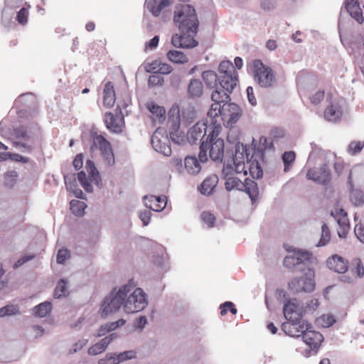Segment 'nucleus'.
Segmentation results:
<instances>
[{
    "mask_svg": "<svg viewBox=\"0 0 364 364\" xmlns=\"http://www.w3.org/2000/svg\"><path fill=\"white\" fill-rule=\"evenodd\" d=\"M174 24L181 34H175L171 38V44L176 48H192L198 45L194 38L199 21L195 9L189 4H179L176 6L173 15Z\"/></svg>",
    "mask_w": 364,
    "mask_h": 364,
    "instance_id": "nucleus-1",
    "label": "nucleus"
},
{
    "mask_svg": "<svg viewBox=\"0 0 364 364\" xmlns=\"http://www.w3.org/2000/svg\"><path fill=\"white\" fill-rule=\"evenodd\" d=\"M219 84L211 94L213 102H228L230 94L236 87L238 82V75L235 66L230 61H222L219 65Z\"/></svg>",
    "mask_w": 364,
    "mask_h": 364,
    "instance_id": "nucleus-2",
    "label": "nucleus"
},
{
    "mask_svg": "<svg viewBox=\"0 0 364 364\" xmlns=\"http://www.w3.org/2000/svg\"><path fill=\"white\" fill-rule=\"evenodd\" d=\"M222 131L221 124L212 121L208 129L206 141H203L200 146L199 159L201 162L208 160V151L210 158L214 161H221L224 156V141L218 136Z\"/></svg>",
    "mask_w": 364,
    "mask_h": 364,
    "instance_id": "nucleus-3",
    "label": "nucleus"
},
{
    "mask_svg": "<svg viewBox=\"0 0 364 364\" xmlns=\"http://www.w3.org/2000/svg\"><path fill=\"white\" fill-rule=\"evenodd\" d=\"M228 102H213L208 112L210 118V124L212 121H217L220 118L223 125L226 127H232L241 117L242 109L235 103H227Z\"/></svg>",
    "mask_w": 364,
    "mask_h": 364,
    "instance_id": "nucleus-4",
    "label": "nucleus"
},
{
    "mask_svg": "<svg viewBox=\"0 0 364 364\" xmlns=\"http://www.w3.org/2000/svg\"><path fill=\"white\" fill-rule=\"evenodd\" d=\"M132 289L131 284H126L122 287L115 295L106 297L102 306V317H106L112 313L117 312L123 306V301L132 291Z\"/></svg>",
    "mask_w": 364,
    "mask_h": 364,
    "instance_id": "nucleus-5",
    "label": "nucleus"
},
{
    "mask_svg": "<svg viewBox=\"0 0 364 364\" xmlns=\"http://www.w3.org/2000/svg\"><path fill=\"white\" fill-rule=\"evenodd\" d=\"M132 291L127 294L123 301V309L127 314H134L142 311L147 305V300L145 293L140 288L132 286Z\"/></svg>",
    "mask_w": 364,
    "mask_h": 364,
    "instance_id": "nucleus-6",
    "label": "nucleus"
},
{
    "mask_svg": "<svg viewBox=\"0 0 364 364\" xmlns=\"http://www.w3.org/2000/svg\"><path fill=\"white\" fill-rule=\"evenodd\" d=\"M92 146L91 149H95L100 150V156L105 166L110 167L115 163L114 155L112 148L109 141L105 136L97 133L92 134Z\"/></svg>",
    "mask_w": 364,
    "mask_h": 364,
    "instance_id": "nucleus-7",
    "label": "nucleus"
},
{
    "mask_svg": "<svg viewBox=\"0 0 364 364\" xmlns=\"http://www.w3.org/2000/svg\"><path fill=\"white\" fill-rule=\"evenodd\" d=\"M304 275L299 279L291 280L288 287L294 292L311 291L314 289V272L309 267L302 268Z\"/></svg>",
    "mask_w": 364,
    "mask_h": 364,
    "instance_id": "nucleus-8",
    "label": "nucleus"
},
{
    "mask_svg": "<svg viewBox=\"0 0 364 364\" xmlns=\"http://www.w3.org/2000/svg\"><path fill=\"white\" fill-rule=\"evenodd\" d=\"M255 79L263 87H270L275 82V76L272 70L265 66L260 60L253 63Z\"/></svg>",
    "mask_w": 364,
    "mask_h": 364,
    "instance_id": "nucleus-9",
    "label": "nucleus"
},
{
    "mask_svg": "<svg viewBox=\"0 0 364 364\" xmlns=\"http://www.w3.org/2000/svg\"><path fill=\"white\" fill-rule=\"evenodd\" d=\"M122 107L118 104L115 114L107 112L105 114L104 121L107 128L112 132L119 134L124 127V119L122 112Z\"/></svg>",
    "mask_w": 364,
    "mask_h": 364,
    "instance_id": "nucleus-10",
    "label": "nucleus"
},
{
    "mask_svg": "<svg viewBox=\"0 0 364 364\" xmlns=\"http://www.w3.org/2000/svg\"><path fill=\"white\" fill-rule=\"evenodd\" d=\"M302 338L304 342L309 347L308 349L301 352L305 357H309L316 354L323 341V337L321 333L316 331L309 330V328L304 333Z\"/></svg>",
    "mask_w": 364,
    "mask_h": 364,
    "instance_id": "nucleus-11",
    "label": "nucleus"
},
{
    "mask_svg": "<svg viewBox=\"0 0 364 364\" xmlns=\"http://www.w3.org/2000/svg\"><path fill=\"white\" fill-rule=\"evenodd\" d=\"M306 176L309 180L323 185L328 183L331 180V170L326 164L309 168Z\"/></svg>",
    "mask_w": 364,
    "mask_h": 364,
    "instance_id": "nucleus-12",
    "label": "nucleus"
},
{
    "mask_svg": "<svg viewBox=\"0 0 364 364\" xmlns=\"http://www.w3.org/2000/svg\"><path fill=\"white\" fill-rule=\"evenodd\" d=\"M247 153V148L242 144L237 143L235 145V154L233 156V166H230L232 169V173L235 174L242 173L244 176L247 174V171L245 168V154Z\"/></svg>",
    "mask_w": 364,
    "mask_h": 364,
    "instance_id": "nucleus-13",
    "label": "nucleus"
},
{
    "mask_svg": "<svg viewBox=\"0 0 364 364\" xmlns=\"http://www.w3.org/2000/svg\"><path fill=\"white\" fill-rule=\"evenodd\" d=\"M283 313L289 321H299L302 317V309L296 299H289L284 305Z\"/></svg>",
    "mask_w": 364,
    "mask_h": 364,
    "instance_id": "nucleus-14",
    "label": "nucleus"
},
{
    "mask_svg": "<svg viewBox=\"0 0 364 364\" xmlns=\"http://www.w3.org/2000/svg\"><path fill=\"white\" fill-rule=\"evenodd\" d=\"M310 254L307 252L295 251L291 255L286 256L284 259V265L287 268H292L296 265H301L302 268L308 267L305 262L309 260Z\"/></svg>",
    "mask_w": 364,
    "mask_h": 364,
    "instance_id": "nucleus-15",
    "label": "nucleus"
},
{
    "mask_svg": "<svg viewBox=\"0 0 364 364\" xmlns=\"http://www.w3.org/2000/svg\"><path fill=\"white\" fill-rule=\"evenodd\" d=\"M264 156L260 153H254L252 157L248 159V154L246 153L247 164L249 172L253 178H261L263 176V171L260 161H263Z\"/></svg>",
    "mask_w": 364,
    "mask_h": 364,
    "instance_id": "nucleus-16",
    "label": "nucleus"
},
{
    "mask_svg": "<svg viewBox=\"0 0 364 364\" xmlns=\"http://www.w3.org/2000/svg\"><path fill=\"white\" fill-rule=\"evenodd\" d=\"M331 215L337 220L340 227L338 230V236L346 237L350 229L347 213L342 208H336L331 212Z\"/></svg>",
    "mask_w": 364,
    "mask_h": 364,
    "instance_id": "nucleus-17",
    "label": "nucleus"
},
{
    "mask_svg": "<svg viewBox=\"0 0 364 364\" xmlns=\"http://www.w3.org/2000/svg\"><path fill=\"white\" fill-rule=\"evenodd\" d=\"M232 169V168L231 167H228V166H224L223 169V174L225 180V186L226 190L229 191L232 189L243 191L244 182L234 175Z\"/></svg>",
    "mask_w": 364,
    "mask_h": 364,
    "instance_id": "nucleus-18",
    "label": "nucleus"
},
{
    "mask_svg": "<svg viewBox=\"0 0 364 364\" xmlns=\"http://www.w3.org/2000/svg\"><path fill=\"white\" fill-rule=\"evenodd\" d=\"M210 123V121L208 122ZM210 124L206 125L204 122L196 123L188 132L187 140L190 144H194L200 140L208 132Z\"/></svg>",
    "mask_w": 364,
    "mask_h": 364,
    "instance_id": "nucleus-19",
    "label": "nucleus"
},
{
    "mask_svg": "<svg viewBox=\"0 0 364 364\" xmlns=\"http://www.w3.org/2000/svg\"><path fill=\"white\" fill-rule=\"evenodd\" d=\"M283 330L287 334L292 337H299L307 331L309 325L304 321H289L283 323Z\"/></svg>",
    "mask_w": 364,
    "mask_h": 364,
    "instance_id": "nucleus-20",
    "label": "nucleus"
},
{
    "mask_svg": "<svg viewBox=\"0 0 364 364\" xmlns=\"http://www.w3.org/2000/svg\"><path fill=\"white\" fill-rule=\"evenodd\" d=\"M326 264L331 270L339 274L346 272L348 269V260L338 255H333L328 257Z\"/></svg>",
    "mask_w": 364,
    "mask_h": 364,
    "instance_id": "nucleus-21",
    "label": "nucleus"
},
{
    "mask_svg": "<svg viewBox=\"0 0 364 364\" xmlns=\"http://www.w3.org/2000/svg\"><path fill=\"white\" fill-rule=\"evenodd\" d=\"M144 69L147 73L163 75H168L173 71V68L171 65L164 63L161 60H155L151 63H146L144 64Z\"/></svg>",
    "mask_w": 364,
    "mask_h": 364,
    "instance_id": "nucleus-22",
    "label": "nucleus"
},
{
    "mask_svg": "<svg viewBox=\"0 0 364 364\" xmlns=\"http://www.w3.org/2000/svg\"><path fill=\"white\" fill-rule=\"evenodd\" d=\"M144 202L150 210L159 212L165 208L167 198L166 196H146L144 197Z\"/></svg>",
    "mask_w": 364,
    "mask_h": 364,
    "instance_id": "nucleus-23",
    "label": "nucleus"
},
{
    "mask_svg": "<svg viewBox=\"0 0 364 364\" xmlns=\"http://www.w3.org/2000/svg\"><path fill=\"white\" fill-rule=\"evenodd\" d=\"M151 144L157 152L167 156L171 154V149L167 137H164L161 139L155 133L151 138Z\"/></svg>",
    "mask_w": 364,
    "mask_h": 364,
    "instance_id": "nucleus-24",
    "label": "nucleus"
},
{
    "mask_svg": "<svg viewBox=\"0 0 364 364\" xmlns=\"http://www.w3.org/2000/svg\"><path fill=\"white\" fill-rule=\"evenodd\" d=\"M116 102V94L114 85L112 82L105 83L102 92V102L106 108L112 107Z\"/></svg>",
    "mask_w": 364,
    "mask_h": 364,
    "instance_id": "nucleus-25",
    "label": "nucleus"
},
{
    "mask_svg": "<svg viewBox=\"0 0 364 364\" xmlns=\"http://www.w3.org/2000/svg\"><path fill=\"white\" fill-rule=\"evenodd\" d=\"M346 9L350 16L353 18L358 23H363L364 17L358 0H347L346 2Z\"/></svg>",
    "mask_w": 364,
    "mask_h": 364,
    "instance_id": "nucleus-26",
    "label": "nucleus"
},
{
    "mask_svg": "<svg viewBox=\"0 0 364 364\" xmlns=\"http://www.w3.org/2000/svg\"><path fill=\"white\" fill-rule=\"evenodd\" d=\"M171 4V0H146L145 6L154 16H159L163 9Z\"/></svg>",
    "mask_w": 364,
    "mask_h": 364,
    "instance_id": "nucleus-27",
    "label": "nucleus"
},
{
    "mask_svg": "<svg viewBox=\"0 0 364 364\" xmlns=\"http://www.w3.org/2000/svg\"><path fill=\"white\" fill-rule=\"evenodd\" d=\"M135 355V352L132 350L123 352L117 356L107 354L105 358L100 360L99 364H118L120 361L134 358Z\"/></svg>",
    "mask_w": 364,
    "mask_h": 364,
    "instance_id": "nucleus-28",
    "label": "nucleus"
},
{
    "mask_svg": "<svg viewBox=\"0 0 364 364\" xmlns=\"http://www.w3.org/2000/svg\"><path fill=\"white\" fill-rule=\"evenodd\" d=\"M218 183V178L216 175L213 174L208 177H207L203 183L200 184V186L198 188L200 192L203 195L209 196L214 191Z\"/></svg>",
    "mask_w": 364,
    "mask_h": 364,
    "instance_id": "nucleus-29",
    "label": "nucleus"
},
{
    "mask_svg": "<svg viewBox=\"0 0 364 364\" xmlns=\"http://www.w3.org/2000/svg\"><path fill=\"white\" fill-rule=\"evenodd\" d=\"M114 337H116V336L112 333L109 336L102 338L88 349V353L91 355H96L102 353Z\"/></svg>",
    "mask_w": 364,
    "mask_h": 364,
    "instance_id": "nucleus-30",
    "label": "nucleus"
},
{
    "mask_svg": "<svg viewBox=\"0 0 364 364\" xmlns=\"http://www.w3.org/2000/svg\"><path fill=\"white\" fill-rule=\"evenodd\" d=\"M342 116V110L338 105L331 104L324 110V117L330 122H336Z\"/></svg>",
    "mask_w": 364,
    "mask_h": 364,
    "instance_id": "nucleus-31",
    "label": "nucleus"
},
{
    "mask_svg": "<svg viewBox=\"0 0 364 364\" xmlns=\"http://www.w3.org/2000/svg\"><path fill=\"white\" fill-rule=\"evenodd\" d=\"M243 185V190L245 189L247 194H248L249 197L251 198L252 203L256 201L259 196V188L257 183L255 181L246 178Z\"/></svg>",
    "mask_w": 364,
    "mask_h": 364,
    "instance_id": "nucleus-32",
    "label": "nucleus"
},
{
    "mask_svg": "<svg viewBox=\"0 0 364 364\" xmlns=\"http://www.w3.org/2000/svg\"><path fill=\"white\" fill-rule=\"evenodd\" d=\"M203 85L202 82L197 79H193L190 81L188 87V93L191 97H199L203 95Z\"/></svg>",
    "mask_w": 364,
    "mask_h": 364,
    "instance_id": "nucleus-33",
    "label": "nucleus"
},
{
    "mask_svg": "<svg viewBox=\"0 0 364 364\" xmlns=\"http://www.w3.org/2000/svg\"><path fill=\"white\" fill-rule=\"evenodd\" d=\"M146 108L152 114L153 119H157L159 122L165 119V109L164 107L159 106L154 102H148Z\"/></svg>",
    "mask_w": 364,
    "mask_h": 364,
    "instance_id": "nucleus-34",
    "label": "nucleus"
},
{
    "mask_svg": "<svg viewBox=\"0 0 364 364\" xmlns=\"http://www.w3.org/2000/svg\"><path fill=\"white\" fill-rule=\"evenodd\" d=\"M184 167L190 174H196L200 171V164L194 156H186L184 159Z\"/></svg>",
    "mask_w": 364,
    "mask_h": 364,
    "instance_id": "nucleus-35",
    "label": "nucleus"
},
{
    "mask_svg": "<svg viewBox=\"0 0 364 364\" xmlns=\"http://www.w3.org/2000/svg\"><path fill=\"white\" fill-rule=\"evenodd\" d=\"M202 78L205 84V85L209 88H215L218 87V81H219V77H218L215 72L213 70H206L202 73Z\"/></svg>",
    "mask_w": 364,
    "mask_h": 364,
    "instance_id": "nucleus-36",
    "label": "nucleus"
},
{
    "mask_svg": "<svg viewBox=\"0 0 364 364\" xmlns=\"http://www.w3.org/2000/svg\"><path fill=\"white\" fill-rule=\"evenodd\" d=\"M166 57L171 62L177 64H184L188 61V58L184 53L176 50H169Z\"/></svg>",
    "mask_w": 364,
    "mask_h": 364,
    "instance_id": "nucleus-37",
    "label": "nucleus"
},
{
    "mask_svg": "<svg viewBox=\"0 0 364 364\" xmlns=\"http://www.w3.org/2000/svg\"><path fill=\"white\" fill-rule=\"evenodd\" d=\"M51 309V303L49 301H45L35 306L33 311L36 316L43 318L50 313Z\"/></svg>",
    "mask_w": 364,
    "mask_h": 364,
    "instance_id": "nucleus-38",
    "label": "nucleus"
},
{
    "mask_svg": "<svg viewBox=\"0 0 364 364\" xmlns=\"http://www.w3.org/2000/svg\"><path fill=\"white\" fill-rule=\"evenodd\" d=\"M70 210L71 212L77 215V216H82L85 213V209L87 207L85 203L77 200H73L70 201Z\"/></svg>",
    "mask_w": 364,
    "mask_h": 364,
    "instance_id": "nucleus-39",
    "label": "nucleus"
},
{
    "mask_svg": "<svg viewBox=\"0 0 364 364\" xmlns=\"http://www.w3.org/2000/svg\"><path fill=\"white\" fill-rule=\"evenodd\" d=\"M85 167L88 172L90 182L97 184L100 178L99 172L95 168L94 162L90 160L87 161Z\"/></svg>",
    "mask_w": 364,
    "mask_h": 364,
    "instance_id": "nucleus-40",
    "label": "nucleus"
},
{
    "mask_svg": "<svg viewBox=\"0 0 364 364\" xmlns=\"http://www.w3.org/2000/svg\"><path fill=\"white\" fill-rule=\"evenodd\" d=\"M274 145L273 141L271 139H269L265 136H262L259 140V146L257 151H255L254 153H260L264 156V151L266 149H273Z\"/></svg>",
    "mask_w": 364,
    "mask_h": 364,
    "instance_id": "nucleus-41",
    "label": "nucleus"
},
{
    "mask_svg": "<svg viewBox=\"0 0 364 364\" xmlns=\"http://www.w3.org/2000/svg\"><path fill=\"white\" fill-rule=\"evenodd\" d=\"M296 154L294 151H285L282 154V161L284 163V171L288 172L290 170V166L294 162Z\"/></svg>",
    "mask_w": 364,
    "mask_h": 364,
    "instance_id": "nucleus-42",
    "label": "nucleus"
},
{
    "mask_svg": "<svg viewBox=\"0 0 364 364\" xmlns=\"http://www.w3.org/2000/svg\"><path fill=\"white\" fill-rule=\"evenodd\" d=\"M350 198L351 202L355 206H360L364 203V193L360 190H353Z\"/></svg>",
    "mask_w": 364,
    "mask_h": 364,
    "instance_id": "nucleus-43",
    "label": "nucleus"
},
{
    "mask_svg": "<svg viewBox=\"0 0 364 364\" xmlns=\"http://www.w3.org/2000/svg\"><path fill=\"white\" fill-rule=\"evenodd\" d=\"M18 173L16 171H10L4 175V185L9 188H12L16 183Z\"/></svg>",
    "mask_w": 364,
    "mask_h": 364,
    "instance_id": "nucleus-44",
    "label": "nucleus"
},
{
    "mask_svg": "<svg viewBox=\"0 0 364 364\" xmlns=\"http://www.w3.org/2000/svg\"><path fill=\"white\" fill-rule=\"evenodd\" d=\"M77 180L86 191H92V186L90 183V181L89 180V178H87V176L84 171H80L77 173Z\"/></svg>",
    "mask_w": 364,
    "mask_h": 364,
    "instance_id": "nucleus-45",
    "label": "nucleus"
},
{
    "mask_svg": "<svg viewBox=\"0 0 364 364\" xmlns=\"http://www.w3.org/2000/svg\"><path fill=\"white\" fill-rule=\"evenodd\" d=\"M67 292L66 282L64 279L60 280L54 290V296L55 298H60L61 296H66Z\"/></svg>",
    "mask_w": 364,
    "mask_h": 364,
    "instance_id": "nucleus-46",
    "label": "nucleus"
},
{
    "mask_svg": "<svg viewBox=\"0 0 364 364\" xmlns=\"http://www.w3.org/2000/svg\"><path fill=\"white\" fill-rule=\"evenodd\" d=\"M19 313V309L16 305H7L0 308V317L15 315Z\"/></svg>",
    "mask_w": 364,
    "mask_h": 364,
    "instance_id": "nucleus-47",
    "label": "nucleus"
},
{
    "mask_svg": "<svg viewBox=\"0 0 364 364\" xmlns=\"http://www.w3.org/2000/svg\"><path fill=\"white\" fill-rule=\"evenodd\" d=\"M331 239V233L328 227L326 224L322 225L321 237L318 242V246H323L326 245Z\"/></svg>",
    "mask_w": 364,
    "mask_h": 364,
    "instance_id": "nucleus-48",
    "label": "nucleus"
},
{
    "mask_svg": "<svg viewBox=\"0 0 364 364\" xmlns=\"http://www.w3.org/2000/svg\"><path fill=\"white\" fill-rule=\"evenodd\" d=\"M220 314L222 316H225L228 311H230L233 315L236 314L237 311L235 305L231 301H225L220 305Z\"/></svg>",
    "mask_w": 364,
    "mask_h": 364,
    "instance_id": "nucleus-49",
    "label": "nucleus"
},
{
    "mask_svg": "<svg viewBox=\"0 0 364 364\" xmlns=\"http://www.w3.org/2000/svg\"><path fill=\"white\" fill-rule=\"evenodd\" d=\"M364 147V142L363 141H351L348 146V152L351 155H355L360 152Z\"/></svg>",
    "mask_w": 364,
    "mask_h": 364,
    "instance_id": "nucleus-50",
    "label": "nucleus"
},
{
    "mask_svg": "<svg viewBox=\"0 0 364 364\" xmlns=\"http://www.w3.org/2000/svg\"><path fill=\"white\" fill-rule=\"evenodd\" d=\"M201 220L208 228H213L215 224V217L209 212H203L200 215Z\"/></svg>",
    "mask_w": 364,
    "mask_h": 364,
    "instance_id": "nucleus-51",
    "label": "nucleus"
},
{
    "mask_svg": "<svg viewBox=\"0 0 364 364\" xmlns=\"http://www.w3.org/2000/svg\"><path fill=\"white\" fill-rule=\"evenodd\" d=\"M353 264L355 265V268L352 269L353 274H356L358 277H362L364 275V267L362 261L359 258H355L353 260Z\"/></svg>",
    "mask_w": 364,
    "mask_h": 364,
    "instance_id": "nucleus-52",
    "label": "nucleus"
},
{
    "mask_svg": "<svg viewBox=\"0 0 364 364\" xmlns=\"http://www.w3.org/2000/svg\"><path fill=\"white\" fill-rule=\"evenodd\" d=\"M164 78L159 75H151L148 79L149 87L161 86L164 84Z\"/></svg>",
    "mask_w": 364,
    "mask_h": 364,
    "instance_id": "nucleus-53",
    "label": "nucleus"
},
{
    "mask_svg": "<svg viewBox=\"0 0 364 364\" xmlns=\"http://www.w3.org/2000/svg\"><path fill=\"white\" fill-rule=\"evenodd\" d=\"M14 132L16 137L19 139L28 140L29 138L27 129L23 126L15 128Z\"/></svg>",
    "mask_w": 364,
    "mask_h": 364,
    "instance_id": "nucleus-54",
    "label": "nucleus"
},
{
    "mask_svg": "<svg viewBox=\"0 0 364 364\" xmlns=\"http://www.w3.org/2000/svg\"><path fill=\"white\" fill-rule=\"evenodd\" d=\"M319 320L322 321L321 325L323 327H329L336 322L334 316L331 314H324L320 317Z\"/></svg>",
    "mask_w": 364,
    "mask_h": 364,
    "instance_id": "nucleus-55",
    "label": "nucleus"
},
{
    "mask_svg": "<svg viewBox=\"0 0 364 364\" xmlns=\"http://www.w3.org/2000/svg\"><path fill=\"white\" fill-rule=\"evenodd\" d=\"M325 96L324 90H318L313 94L310 97L311 102L313 105H317L321 103V102L323 100Z\"/></svg>",
    "mask_w": 364,
    "mask_h": 364,
    "instance_id": "nucleus-56",
    "label": "nucleus"
},
{
    "mask_svg": "<svg viewBox=\"0 0 364 364\" xmlns=\"http://www.w3.org/2000/svg\"><path fill=\"white\" fill-rule=\"evenodd\" d=\"M28 11L26 8H22L17 14L16 20L17 21L24 25L28 21Z\"/></svg>",
    "mask_w": 364,
    "mask_h": 364,
    "instance_id": "nucleus-57",
    "label": "nucleus"
},
{
    "mask_svg": "<svg viewBox=\"0 0 364 364\" xmlns=\"http://www.w3.org/2000/svg\"><path fill=\"white\" fill-rule=\"evenodd\" d=\"M117 328V324L115 322H112L105 326H102L99 330L98 336H102L107 332L112 331Z\"/></svg>",
    "mask_w": 364,
    "mask_h": 364,
    "instance_id": "nucleus-58",
    "label": "nucleus"
},
{
    "mask_svg": "<svg viewBox=\"0 0 364 364\" xmlns=\"http://www.w3.org/2000/svg\"><path fill=\"white\" fill-rule=\"evenodd\" d=\"M70 252L67 249L59 250L57 255V262L59 264H63L65 260L69 258Z\"/></svg>",
    "mask_w": 364,
    "mask_h": 364,
    "instance_id": "nucleus-59",
    "label": "nucleus"
},
{
    "mask_svg": "<svg viewBox=\"0 0 364 364\" xmlns=\"http://www.w3.org/2000/svg\"><path fill=\"white\" fill-rule=\"evenodd\" d=\"M159 42V36H155L149 41L146 43L144 50L147 51V50H154L158 46Z\"/></svg>",
    "mask_w": 364,
    "mask_h": 364,
    "instance_id": "nucleus-60",
    "label": "nucleus"
},
{
    "mask_svg": "<svg viewBox=\"0 0 364 364\" xmlns=\"http://www.w3.org/2000/svg\"><path fill=\"white\" fill-rule=\"evenodd\" d=\"M23 0H4L5 4V8L6 9H15L18 8L21 4L23 3Z\"/></svg>",
    "mask_w": 364,
    "mask_h": 364,
    "instance_id": "nucleus-61",
    "label": "nucleus"
},
{
    "mask_svg": "<svg viewBox=\"0 0 364 364\" xmlns=\"http://www.w3.org/2000/svg\"><path fill=\"white\" fill-rule=\"evenodd\" d=\"M179 125H177V129L175 131H170V137L172 141L176 144H181L183 141V136L178 134Z\"/></svg>",
    "mask_w": 364,
    "mask_h": 364,
    "instance_id": "nucleus-62",
    "label": "nucleus"
},
{
    "mask_svg": "<svg viewBox=\"0 0 364 364\" xmlns=\"http://www.w3.org/2000/svg\"><path fill=\"white\" fill-rule=\"evenodd\" d=\"M355 234L357 238L363 243H364V226L359 223L355 226Z\"/></svg>",
    "mask_w": 364,
    "mask_h": 364,
    "instance_id": "nucleus-63",
    "label": "nucleus"
},
{
    "mask_svg": "<svg viewBox=\"0 0 364 364\" xmlns=\"http://www.w3.org/2000/svg\"><path fill=\"white\" fill-rule=\"evenodd\" d=\"M151 212L149 210L141 211L139 213V218L143 222V225H147L151 219Z\"/></svg>",
    "mask_w": 364,
    "mask_h": 364,
    "instance_id": "nucleus-64",
    "label": "nucleus"
}]
</instances>
